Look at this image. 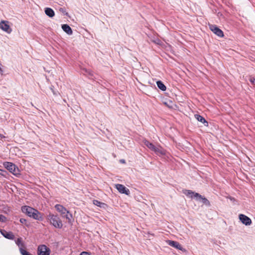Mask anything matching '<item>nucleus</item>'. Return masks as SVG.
Wrapping results in <instances>:
<instances>
[{
	"mask_svg": "<svg viewBox=\"0 0 255 255\" xmlns=\"http://www.w3.org/2000/svg\"><path fill=\"white\" fill-rule=\"evenodd\" d=\"M22 212L29 217L34 219L42 221L43 217L41 213L37 210L27 206H23L21 207Z\"/></svg>",
	"mask_w": 255,
	"mask_h": 255,
	"instance_id": "f257e3e1",
	"label": "nucleus"
},
{
	"mask_svg": "<svg viewBox=\"0 0 255 255\" xmlns=\"http://www.w3.org/2000/svg\"><path fill=\"white\" fill-rule=\"evenodd\" d=\"M46 219L50 224L55 228L61 229L62 228V222L57 215L49 213L47 215Z\"/></svg>",
	"mask_w": 255,
	"mask_h": 255,
	"instance_id": "f03ea898",
	"label": "nucleus"
},
{
	"mask_svg": "<svg viewBox=\"0 0 255 255\" xmlns=\"http://www.w3.org/2000/svg\"><path fill=\"white\" fill-rule=\"evenodd\" d=\"M3 165L7 170L13 175H17L19 174V170L18 167L13 163L10 162H4Z\"/></svg>",
	"mask_w": 255,
	"mask_h": 255,
	"instance_id": "7ed1b4c3",
	"label": "nucleus"
},
{
	"mask_svg": "<svg viewBox=\"0 0 255 255\" xmlns=\"http://www.w3.org/2000/svg\"><path fill=\"white\" fill-rule=\"evenodd\" d=\"M50 249L45 245H40L37 248L38 255H50Z\"/></svg>",
	"mask_w": 255,
	"mask_h": 255,
	"instance_id": "20e7f679",
	"label": "nucleus"
},
{
	"mask_svg": "<svg viewBox=\"0 0 255 255\" xmlns=\"http://www.w3.org/2000/svg\"><path fill=\"white\" fill-rule=\"evenodd\" d=\"M144 144L150 149L155 152V153H160L163 154L164 153L158 147H156L153 144L147 140H145L144 142Z\"/></svg>",
	"mask_w": 255,
	"mask_h": 255,
	"instance_id": "39448f33",
	"label": "nucleus"
},
{
	"mask_svg": "<svg viewBox=\"0 0 255 255\" xmlns=\"http://www.w3.org/2000/svg\"><path fill=\"white\" fill-rule=\"evenodd\" d=\"M210 29L217 36L223 37L224 36V33L223 31L220 29L217 25L214 24L209 25Z\"/></svg>",
	"mask_w": 255,
	"mask_h": 255,
	"instance_id": "423d86ee",
	"label": "nucleus"
},
{
	"mask_svg": "<svg viewBox=\"0 0 255 255\" xmlns=\"http://www.w3.org/2000/svg\"><path fill=\"white\" fill-rule=\"evenodd\" d=\"M183 193L187 196H189L191 198H194L197 201H200V198L202 196L200 194L198 193L194 192L190 190H185L184 191Z\"/></svg>",
	"mask_w": 255,
	"mask_h": 255,
	"instance_id": "0eeeda50",
	"label": "nucleus"
},
{
	"mask_svg": "<svg viewBox=\"0 0 255 255\" xmlns=\"http://www.w3.org/2000/svg\"><path fill=\"white\" fill-rule=\"evenodd\" d=\"M8 23V21L1 20L0 22V28L7 33H10L12 29L10 27Z\"/></svg>",
	"mask_w": 255,
	"mask_h": 255,
	"instance_id": "6e6552de",
	"label": "nucleus"
},
{
	"mask_svg": "<svg viewBox=\"0 0 255 255\" xmlns=\"http://www.w3.org/2000/svg\"><path fill=\"white\" fill-rule=\"evenodd\" d=\"M115 186L120 193L125 194L127 195H129V190L126 188L124 185L120 184H117L115 185Z\"/></svg>",
	"mask_w": 255,
	"mask_h": 255,
	"instance_id": "1a4fd4ad",
	"label": "nucleus"
},
{
	"mask_svg": "<svg viewBox=\"0 0 255 255\" xmlns=\"http://www.w3.org/2000/svg\"><path fill=\"white\" fill-rule=\"evenodd\" d=\"M239 218L241 222L246 226H249L252 224L251 219L245 215L242 214H240Z\"/></svg>",
	"mask_w": 255,
	"mask_h": 255,
	"instance_id": "9d476101",
	"label": "nucleus"
},
{
	"mask_svg": "<svg viewBox=\"0 0 255 255\" xmlns=\"http://www.w3.org/2000/svg\"><path fill=\"white\" fill-rule=\"evenodd\" d=\"M167 243H168V244L169 246H170L172 247H174V248H175L177 249H178L180 251H183V250L185 251V249H184L183 248L182 246L178 242H177L176 241L168 240V241H167Z\"/></svg>",
	"mask_w": 255,
	"mask_h": 255,
	"instance_id": "9b49d317",
	"label": "nucleus"
},
{
	"mask_svg": "<svg viewBox=\"0 0 255 255\" xmlns=\"http://www.w3.org/2000/svg\"><path fill=\"white\" fill-rule=\"evenodd\" d=\"M0 232L4 238L7 239L13 240L14 238V235L11 232H7L4 230L0 229Z\"/></svg>",
	"mask_w": 255,
	"mask_h": 255,
	"instance_id": "f8f14e48",
	"label": "nucleus"
},
{
	"mask_svg": "<svg viewBox=\"0 0 255 255\" xmlns=\"http://www.w3.org/2000/svg\"><path fill=\"white\" fill-rule=\"evenodd\" d=\"M55 208L58 212L60 213L62 216L66 214V213L68 211V210L64 206L60 204H56L55 206Z\"/></svg>",
	"mask_w": 255,
	"mask_h": 255,
	"instance_id": "ddd939ff",
	"label": "nucleus"
},
{
	"mask_svg": "<svg viewBox=\"0 0 255 255\" xmlns=\"http://www.w3.org/2000/svg\"><path fill=\"white\" fill-rule=\"evenodd\" d=\"M62 28L68 35H72L73 33L72 30L70 26L68 24H64L62 25Z\"/></svg>",
	"mask_w": 255,
	"mask_h": 255,
	"instance_id": "4468645a",
	"label": "nucleus"
},
{
	"mask_svg": "<svg viewBox=\"0 0 255 255\" xmlns=\"http://www.w3.org/2000/svg\"><path fill=\"white\" fill-rule=\"evenodd\" d=\"M195 117L197 120H198V121L200 122L201 123L204 124L205 126H208V122L206 121L205 118H203L202 116H201L199 115H198V114H196V115H195Z\"/></svg>",
	"mask_w": 255,
	"mask_h": 255,
	"instance_id": "2eb2a0df",
	"label": "nucleus"
},
{
	"mask_svg": "<svg viewBox=\"0 0 255 255\" xmlns=\"http://www.w3.org/2000/svg\"><path fill=\"white\" fill-rule=\"evenodd\" d=\"M45 14L50 17H52L54 16L55 13L54 10L49 7H46L45 8Z\"/></svg>",
	"mask_w": 255,
	"mask_h": 255,
	"instance_id": "dca6fc26",
	"label": "nucleus"
},
{
	"mask_svg": "<svg viewBox=\"0 0 255 255\" xmlns=\"http://www.w3.org/2000/svg\"><path fill=\"white\" fill-rule=\"evenodd\" d=\"M93 204L95 205H96L101 208H105L106 207H107V204H106L105 203L101 202L100 201H99L97 200H94L93 201Z\"/></svg>",
	"mask_w": 255,
	"mask_h": 255,
	"instance_id": "f3484780",
	"label": "nucleus"
},
{
	"mask_svg": "<svg viewBox=\"0 0 255 255\" xmlns=\"http://www.w3.org/2000/svg\"><path fill=\"white\" fill-rule=\"evenodd\" d=\"M66 213V214L65 215H64L63 217L65 218L68 220V222L69 223L71 224L73 220L72 215L69 212V211H68Z\"/></svg>",
	"mask_w": 255,
	"mask_h": 255,
	"instance_id": "a211bd4d",
	"label": "nucleus"
},
{
	"mask_svg": "<svg viewBox=\"0 0 255 255\" xmlns=\"http://www.w3.org/2000/svg\"><path fill=\"white\" fill-rule=\"evenodd\" d=\"M156 84L158 88L162 91H165L166 89V86L161 81H158L156 82Z\"/></svg>",
	"mask_w": 255,
	"mask_h": 255,
	"instance_id": "6ab92c4d",
	"label": "nucleus"
},
{
	"mask_svg": "<svg viewBox=\"0 0 255 255\" xmlns=\"http://www.w3.org/2000/svg\"><path fill=\"white\" fill-rule=\"evenodd\" d=\"M200 201H202V202L206 206L208 207H210L211 206L210 201L205 197L204 196H202L200 198Z\"/></svg>",
	"mask_w": 255,
	"mask_h": 255,
	"instance_id": "aec40b11",
	"label": "nucleus"
},
{
	"mask_svg": "<svg viewBox=\"0 0 255 255\" xmlns=\"http://www.w3.org/2000/svg\"><path fill=\"white\" fill-rule=\"evenodd\" d=\"M16 244L20 248V247L22 248L24 246V244L22 242V239L21 238H19L17 239V240L15 241Z\"/></svg>",
	"mask_w": 255,
	"mask_h": 255,
	"instance_id": "412c9836",
	"label": "nucleus"
},
{
	"mask_svg": "<svg viewBox=\"0 0 255 255\" xmlns=\"http://www.w3.org/2000/svg\"><path fill=\"white\" fill-rule=\"evenodd\" d=\"M19 251L22 255H31L29 252H27L21 247L20 248Z\"/></svg>",
	"mask_w": 255,
	"mask_h": 255,
	"instance_id": "4be33fe9",
	"label": "nucleus"
},
{
	"mask_svg": "<svg viewBox=\"0 0 255 255\" xmlns=\"http://www.w3.org/2000/svg\"><path fill=\"white\" fill-rule=\"evenodd\" d=\"M6 221V218L4 215L0 214V222L4 223Z\"/></svg>",
	"mask_w": 255,
	"mask_h": 255,
	"instance_id": "5701e85b",
	"label": "nucleus"
},
{
	"mask_svg": "<svg viewBox=\"0 0 255 255\" xmlns=\"http://www.w3.org/2000/svg\"><path fill=\"white\" fill-rule=\"evenodd\" d=\"M249 81L254 86H255V78L254 77H250Z\"/></svg>",
	"mask_w": 255,
	"mask_h": 255,
	"instance_id": "b1692460",
	"label": "nucleus"
},
{
	"mask_svg": "<svg viewBox=\"0 0 255 255\" xmlns=\"http://www.w3.org/2000/svg\"><path fill=\"white\" fill-rule=\"evenodd\" d=\"M59 11L63 13L65 15H67L68 13L66 12L65 9L64 8H60Z\"/></svg>",
	"mask_w": 255,
	"mask_h": 255,
	"instance_id": "393cba45",
	"label": "nucleus"
},
{
	"mask_svg": "<svg viewBox=\"0 0 255 255\" xmlns=\"http://www.w3.org/2000/svg\"><path fill=\"white\" fill-rule=\"evenodd\" d=\"M19 221L22 224H25L26 222V220L24 218H21L20 219Z\"/></svg>",
	"mask_w": 255,
	"mask_h": 255,
	"instance_id": "a878e982",
	"label": "nucleus"
},
{
	"mask_svg": "<svg viewBox=\"0 0 255 255\" xmlns=\"http://www.w3.org/2000/svg\"><path fill=\"white\" fill-rule=\"evenodd\" d=\"M83 71L85 72L86 73L90 75H92L91 73V72L86 69H83Z\"/></svg>",
	"mask_w": 255,
	"mask_h": 255,
	"instance_id": "bb28decb",
	"label": "nucleus"
},
{
	"mask_svg": "<svg viewBox=\"0 0 255 255\" xmlns=\"http://www.w3.org/2000/svg\"><path fill=\"white\" fill-rule=\"evenodd\" d=\"M0 172H5V173H6V171L4 170H2V169H0ZM0 174L2 176H5V175L4 174H2V172H0Z\"/></svg>",
	"mask_w": 255,
	"mask_h": 255,
	"instance_id": "cd10ccee",
	"label": "nucleus"
},
{
	"mask_svg": "<svg viewBox=\"0 0 255 255\" xmlns=\"http://www.w3.org/2000/svg\"><path fill=\"white\" fill-rule=\"evenodd\" d=\"M80 255H90V254L86 252H82Z\"/></svg>",
	"mask_w": 255,
	"mask_h": 255,
	"instance_id": "c85d7f7f",
	"label": "nucleus"
},
{
	"mask_svg": "<svg viewBox=\"0 0 255 255\" xmlns=\"http://www.w3.org/2000/svg\"><path fill=\"white\" fill-rule=\"evenodd\" d=\"M1 64L0 63V73H2L3 72V70H2L1 68Z\"/></svg>",
	"mask_w": 255,
	"mask_h": 255,
	"instance_id": "c756f323",
	"label": "nucleus"
},
{
	"mask_svg": "<svg viewBox=\"0 0 255 255\" xmlns=\"http://www.w3.org/2000/svg\"><path fill=\"white\" fill-rule=\"evenodd\" d=\"M160 42H161V41H160V40H159V39H158V40H157V41H156L155 42H156L157 44H160Z\"/></svg>",
	"mask_w": 255,
	"mask_h": 255,
	"instance_id": "7c9ffc66",
	"label": "nucleus"
},
{
	"mask_svg": "<svg viewBox=\"0 0 255 255\" xmlns=\"http://www.w3.org/2000/svg\"><path fill=\"white\" fill-rule=\"evenodd\" d=\"M3 137H4V136L2 134H0V139H2Z\"/></svg>",
	"mask_w": 255,
	"mask_h": 255,
	"instance_id": "2f4dec72",
	"label": "nucleus"
},
{
	"mask_svg": "<svg viewBox=\"0 0 255 255\" xmlns=\"http://www.w3.org/2000/svg\"><path fill=\"white\" fill-rule=\"evenodd\" d=\"M2 174H4L5 175V174H7V172L6 173H5V172H1Z\"/></svg>",
	"mask_w": 255,
	"mask_h": 255,
	"instance_id": "473e14b6",
	"label": "nucleus"
},
{
	"mask_svg": "<svg viewBox=\"0 0 255 255\" xmlns=\"http://www.w3.org/2000/svg\"><path fill=\"white\" fill-rule=\"evenodd\" d=\"M121 161H122V162H124V163L125 162V160H121Z\"/></svg>",
	"mask_w": 255,
	"mask_h": 255,
	"instance_id": "72a5a7b5",
	"label": "nucleus"
},
{
	"mask_svg": "<svg viewBox=\"0 0 255 255\" xmlns=\"http://www.w3.org/2000/svg\"><path fill=\"white\" fill-rule=\"evenodd\" d=\"M253 62H255V58L252 60Z\"/></svg>",
	"mask_w": 255,
	"mask_h": 255,
	"instance_id": "f704fd0d",
	"label": "nucleus"
}]
</instances>
